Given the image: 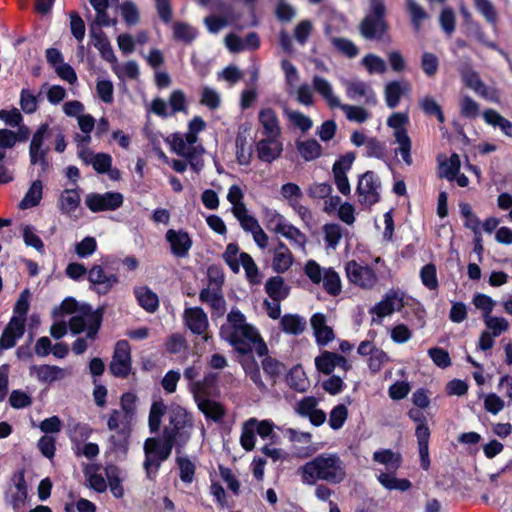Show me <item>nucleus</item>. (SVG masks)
Returning <instances> with one entry per match:
<instances>
[{
  "label": "nucleus",
  "mask_w": 512,
  "mask_h": 512,
  "mask_svg": "<svg viewBox=\"0 0 512 512\" xmlns=\"http://www.w3.org/2000/svg\"><path fill=\"white\" fill-rule=\"evenodd\" d=\"M193 427L192 418L181 406H174L169 412V423L164 427L161 438L150 437L144 442L145 460L143 463L147 477L153 479L161 464L166 461L176 447L180 450L188 443Z\"/></svg>",
  "instance_id": "f257e3e1"
},
{
  "label": "nucleus",
  "mask_w": 512,
  "mask_h": 512,
  "mask_svg": "<svg viewBox=\"0 0 512 512\" xmlns=\"http://www.w3.org/2000/svg\"><path fill=\"white\" fill-rule=\"evenodd\" d=\"M220 336L241 353L254 350L263 357L268 352L258 331L246 323L245 316L239 310H231L227 315V321L220 329Z\"/></svg>",
  "instance_id": "f03ea898"
},
{
  "label": "nucleus",
  "mask_w": 512,
  "mask_h": 512,
  "mask_svg": "<svg viewBox=\"0 0 512 512\" xmlns=\"http://www.w3.org/2000/svg\"><path fill=\"white\" fill-rule=\"evenodd\" d=\"M206 128V122L200 116L193 117L187 127L185 133L176 132L169 135L166 142L169 144L172 152L185 158L191 169L200 173L204 168V160L202 158L205 149L199 140V133Z\"/></svg>",
  "instance_id": "7ed1b4c3"
},
{
  "label": "nucleus",
  "mask_w": 512,
  "mask_h": 512,
  "mask_svg": "<svg viewBox=\"0 0 512 512\" xmlns=\"http://www.w3.org/2000/svg\"><path fill=\"white\" fill-rule=\"evenodd\" d=\"M304 484L314 485L317 481L340 484L347 478V467L339 454L324 452L298 469Z\"/></svg>",
  "instance_id": "20e7f679"
},
{
  "label": "nucleus",
  "mask_w": 512,
  "mask_h": 512,
  "mask_svg": "<svg viewBox=\"0 0 512 512\" xmlns=\"http://www.w3.org/2000/svg\"><path fill=\"white\" fill-rule=\"evenodd\" d=\"M304 274L315 285H322L330 296H338L342 292V281L338 272L332 267H322L315 260H308L303 268Z\"/></svg>",
  "instance_id": "39448f33"
},
{
  "label": "nucleus",
  "mask_w": 512,
  "mask_h": 512,
  "mask_svg": "<svg viewBox=\"0 0 512 512\" xmlns=\"http://www.w3.org/2000/svg\"><path fill=\"white\" fill-rule=\"evenodd\" d=\"M387 125L393 129L395 143L398 144V152L404 163L408 166L412 165L413 160L411 156L412 143L407 133V126L409 125V116L406 113L396 112L389 116Z\"/></svg>",
  "instance_id": "423d86ee"
},
{
  "label": "nucleus",
  "mask_w": 512,
  "mask_h": 512,
  "mask_svg": "<svg viewBox=\"0 0 512 512\" xmlns=\"http://www.w3.org/2000/svg\"><path fill=\"white\" fill-rule=\"evenodd\" d=\"M102 321L99 311H94L90 305L82 304L79 312L69 320V328L73 334L86 331V337L93 341L98 333Z\"/></svg>",
  "instance_id": "0eeeda50"
},
{
  "label": "nucleus",
  "mask_w": 512,
  "mask_h": 512,
  "mask_svg": "<svg viewBox=\"0 0 512 512\" xmlns=\"http://www.w3.org/2000/svg\"><path fill=\"white\" fill-rule=\"evenodd\" d=\"M215 380V374H208L203 383L196 382L192 385V392L199 410L206 416V418L213 421H219L224 416V409L218 402L206 398V392L204 389V385H211Z\"/></svg>",
  "instance_id": "6e6552de"
},
{
  "label": "nucleus",
  "mask_w": 512,
  "mask_h": 512,
  "mask_svg": "<svg viewBox=\"0 0 512 512\" xmlns=\"http://www.w3.org/2000/svg\"><path fill=\"white\" fill-rule=\"evenodd\" d=\"M384 15L383 2H374L371 6V14L367 15L360 24L361 35L366 39L381 38L386 31Z\"/></svg>",
  "instance_id": "1a4fd4ad"
},
{
  "label": "nucleus",
  "mask_w": 512,
  "mask_h": 512,
  "mask_svg": "<svg viewBox=\"0 0 512 512\" xmlns=\"http://www.w3.org/2000/svg\"><path fill=\"white\" fill-rule=\"evenodd\" d=\"M358 201L361 205L370 207L380 200L381 182L372 171L362 174L356 188Z\"/></svg>",
  "instance_id": "9d476101"
},
{
  "label": "nucleus",
  "mask_w": 512,
  "mask_h": 512,
  "mask_svg": "<svg viewBox=\"0 0 512 512\" xmlns=\"http://www.w3.org/2000/svg\"><path fill=\"white\" fill-rule=\"evenodd\" d=\"M345 272L350 283L364 290H372L378 284L375 271L367 265L363 266L357 263L355 260L346 263Z\"/></svg>",
  "instance_id": "9b49d317"
},
{
  "label": "nucleus",
  "mask_w": 512,
  "mask_h": 512,
  "mask_svg": "<svg viewBox=\"0 0 512 512\" xmlns=\"http://www.w3.org/2000/svg\"><path fill=\"white\" fill-rule=\"evenodd\" d=\"M404 307V293L401 291L387 292L381 301L376 303L369 313L373 316L372 322L381 324L384 317L392 315L394 312L400 311Z\"/></svg>",
  "instance_id": "f8f14e48"
},
{
  "label": "nucleus",
  "mask_w": 512,
  "mask_h": 512,
  "mask_svg": "<svg viewBox=\"0 0 512 512\" xmlns=\"http://www.w3.org/2000/svg\"><path fill=\"white\" fill-rule=\"evenodd\" d=\"M341 84L350 100L363 102L367 105L377 104L376 93L368 82L354 77L342 79Z\"/></svg>",
  "instance_id": "ddd939ff"
},
{
  "label": "nucleus",
  "mask_w": 512,
  "mask_h": 512,
  "mask_svg": "<svg viewBox=\"0 0 512 512\" xmlns=\"http://www.w3.org/2000/svg\"><path fill=\"white\" fill-rule=\"evenodd\" d=\"M123 202L124 197L119 192L89 193L85 197V204L93 213L116 210Z\"/></svg>",
  "instance_id": "4468645a"
},
{
  "label": "nucleus",
  "mask_w": 512,
  "mask_h": 512,
  "mask_svg": "<svg viewBox=\"0 0 512 512\" xmlns=\"http://www.w3.org/2000/svg\"><path fill=\"white\" fill-rule=\"evenodd\" d=\"M109 369L116 377L125 378L132 369L131 347L126 340L116 343Z\"/></svg>",
  "instance_id": "2eb2a0df"
},
{
  "label": "nucleus",
  "mask_w": 512,
  "mask_h": 512,
  "mask_svg": "<svg viewBox=\"0 0 512 512\" xmlns=\"http://www.w3.org/2000/svg\"><path fill=\"white\" fill-rule=\"evenodd\" d=\"M463 83L479 96L492 102H498L497 91L489 88L480 78V75L470 66H464L460 70Z\"/></svg>",
  "instance_id": "dca6fc26"
},
{
  "label": "nucleus",
  "mask_w": 512,
  "mask_h": 512,
  "mask_svg": "<svg viewBox=\"0 0 512 512\" xmlns=\"http://www.w3.org/2000/svg\"><path fill=\"white\" fill-rule=\"evenodd\" d=\"M355 160V154L352 152L346 153L341 156L333 164V176L336 187L343 195H349L351 192L350 183L347 177V172L351 169L352 164Z\"/></svg>",
  "instance_id": "f3484780"
},
{
  "label": "nucleus",
  "mask_w": 512,
  "mask_h": 512,
  "mask_svg": "<svg viewBox=\"0 0 512 512\" xmlns=\"http://www.w3.org/2000/svg\"><path fill=\"white\" fill-rule=\"evenodd\" d=\"M317 406L318 399L314 396H307L297 401L294 411L299 416L308 418L312 425L320 426L326 421V414Z\"/></svg>",
  "instance_id": "a211bd4d"
},
{
  "label": "nucleus",
  "mask_w": 512,
  "mask_h": 512,
  "mask_svg": "<svg viewBox=\"0 0 512 512\" xmlns=\"http://www.w3.org/2000/svg\"><path fill=\"white\" fill-rule=\"evenodd\" d=\"M281 136H263L256 143V152L258 158L267 163L278 159L283 152V143Z\"/></svg>",
  "instance_id": "6ab92c4d"
},
{
  "label": "nucleus",
  "mask_w": 512,
  "mask_h": 512,
  "mask_svg": "<svg viewBox=\"0 0 512 512\" xmlns=\"http://www.w3.org/2000/svg\"><path fill=\"white\" fill-rule=\"evenodd\" d=\"M184 321L188 329L198 335H204V339L208 340L206 331L209 327L207 314L200 307L186 308L183 315Z\"/></svg>",
  "instance_id": "aec40b11"
},
{
  "label": "nucleus",
  "mask_w": 512,
  "mask_h": 512,
  "mask_svg": "<svg viewBox=\"0 0 512 512\" xmlns=\"http://www.w3.org/2000/svg\"><path fill=\"white\" fill-rule=\"evenodd\" d=\"M258 122L262 136H281L280 120L273 108L262 107L258 112Z\"/></svg>",
  "instance_id": "412c9836"
},
{
  "label": "nucleus",
  "mask_w": 512,
  "mask_h": 512,
  "mask_svg": "<svg viewBox=\"0 0 512 512\" xmlns=\"http://www.w3.org/2000/svg\"><path fill=\"white\" fill-rule=\"evenodd\" d=\"M166 240L171 246L172 254L178 258L186 257L192 247L189 234L183 230L169 229L166 232Z\"/></svg>",
  "instance_id": "4be33fe9"
},
{
  "label": "nucleus",
  "mask_w": 512,
  "mask_h": 512,
  "mask_svg": "<svg viewBox=\"0 0 512 512\" xmlns=\"http://www.w3.org/2000/svg\"><path fill=\"white\" fill-rule=\"evenodd\" d=\"M30 374L40 382L51 383L66 378L70 371L55 365H33L30 367Z\"/></svg>",
  "instance_id": "5701e85b"
},
{
  "label": "nucleus",
  "mask_w": 512,
  "mask_h": 512,
  "mask_svg": "<svg viewBox=\"0 0 512 512\" xmlns=\"http://www.w3.org/2000/svg\"><path fill=\"white\" fill-rule=\"evenodd\" d=\"M81 203L80 189H64L57 200V208L61 214L72 217L75 215Z\"/></svg>",
  "instance_id": "b1692460"
},
{
  "label": "nucleus",
  "mask_w": 512,
  "mask_h": 512,
  "mask_svg": "<svg viewBox=\"0 0 512 512\" xmlns=\"http://www.w3.org/2000/svg\"><path fill=\"white\" fill-rule=\"evenodd\" d=\"M315 365L318 371L327 375L331 374L337 366L341 367L345 371L350 368V364L346 358L337 353L329 351H325L316 357Z\"/></svg>",
  "instance_id": "393cba45"
},
{
  "label": "nucleus",
  "mask_w": 512,
  "mask_h": 512,
  "mask_svg": "<svg viewBox=\"0 0 512 512\" xmlns=\"http://www.w3.org/2000/svg\"><path fill=\"white\" fill-rule=\"evenodd\" d=\"M88 280L95 286L97 293L106 294L118 282L117 276L106 274L100 265L93 266L88 272Z\"/></svg>",
  "instance_id": "a878e982"
},
{
  "label": "nucleus",
  "mask_w": 512,
  "mask_h": 512,
  "mask_svg": "<svg viewBox=\"0 0 512 512\" xmlns=\"http://www.w3.org/2000/svg\"><path fill=\"white\" fill-rule=\"evenodd\" d=\"M312 86L331 109L341 106L340 97L336 95L332 84L327 79L319 75H314L312 78Z\"/></svg>",
  "instance_id": "bb28decb"
},
{
  "label": "nucleus",
  "mask_w": 512,
  "mask_h": 512,
  "mask_svg": "<svg viewBox=\"0 0 512 512\" xmlns=\"http://www.w3.org/2000/svg\"><path fill=\"white\" fill-rule=\"evenodd\" d=\"M78 157L100 174L108 172L112 166V157L107 153H94L91 149H83Z\"/></svg>",
  "instance_id": "cd10ccee"
},
{
  "label": "nucleus",
  "mask_w": 512,
  "mask_h": 512,
  "mask_svg": "<svg viewBox=\"0 0 512 512\" xmlns=\"http://www.w3.org/2000/svg\"><path fill=\"white\" fill-rule=\"evenodd\" d=\"M25 331V321L16 317H11L9 323L4 329L1 338L0 346L3 349H10L15 346L18 339H20Z\"/></svg>",
  "instance_id": "c85d7f7f"
},
{
  "label": "nucleus",
  "mask_w": 512,
  "mask_h": 512,
  "mask_svg": "<svg viewBox=\"0 0 512 512\" xmlns=\"http://www.w3.org/2000/svg\"><path fill=\"white\" fill-rule=\"evenodd\" d=\"M311 327L320 346H325L334 339V332L327 325L326 316L322 313H315L310 319Z\"/></svg>",
  "instance_id": "c756f323"
},
{
  "label": "nucleus",
  "mask_w": 512,
  "mask_h": 512,
  "mask_svg": "<svg viewBox=\"0 0 512 512\" xmlns=\"http://www.w3.org/2000/svg\"><path fill=\"white\" fill-rule=\"evenodd\" d=\"M209 286L202 289L199 295L203 303H211L217 296L221 294V286L224 282V277L220 270L214 267L208 269Z\"/></svg>",
  "instance_id": "7c9ffc66"
},
{
  "label": "nucleus",
  "mask_w": 512,
  "mask_h": 512,
  "mask_svg": "<svg viewBox=\"0 0 512 512\" xmlns=\"http://www.w3.org/2000/svg\"><path fill=\"white\" fill-rule=\"evenodd\" d=\"M272 267L277 273H284L292 266L294 257L285 243L279 241L272 250Z\"/></svg>",
  "instance_id": "2f4dec72"
},
{
  "label": "nucleus",
  "mask_w": 512,
  "mask_h": 512,
  "mask_svg": "<svg viewBox=\"0 0 512 512\" xmlns=\"http://www.w3.org/2000/svg\"><path fill=\"white\" fill-rule=\"evenodd\" d=\"M90 36L93 45L98 49L101 56L108 62H116L113 49L102 30L99 27H95V25H91Z\"/></svg>",
  "instance_id": "473e14b6"
},
{
  "label": "nucleus",
  "mask_w": 512,
  "mask_h": 512,
  "mask_svg": "<svg viewBox=\"0 0 512 512\" xmlns=\"http://www.w3.org/2000/svg\"><path fill=\"white\" fill-rule=\"evenodd\" d=\"M410 90V85L405 81H391L386 84L384 95L389 108H395L404 93Z\"/></svg>",
  "instance_id": "72a5a7b5"
},
{
  "label": "nucleus",
  "mask_w": 512,
  "mask_h": 512,
  "mask_svg": "<svg viewBox=\"0 0 512 512\" xmlns=\"http://www.w3.org/2000/svg\"><path fill=\"white\" fill-rule=\"evenodd\" d=\"M373 461L384 465L387 472H396L401 466L402 458L397 452L390 449H381L374 452Z\"/></svg>",
  "instance_id": "f704fd0d"
},
{
  "label": "nucleus",
  "mask_w": 512,
  "mask_h": 512,
  "mask_svg": "<svg viewBox=\"0 0 512 512\" xmlns=\"http://www.w3.org/2000/svg\"><path fill=\"white\" fill-rule=\"evenodd\" d=\"M396 472H380L377 475L378 482L387 490L407 491L411 488L412 484L408 479H400L395 476Z\"/></svg>",
  "instance_id": "c9c22d12"
},
{
  "label": "nucleus",
  "mask_w": 512,
  "mask_h": 512,
  "mask_svg": "<svg viewBox=\"0 0 512 512\" xmlns=\"http://www.w3.org/2000/svg\"><path fill=\"white\" fill-rule=\"evenodd\" d=\"M104 471L112 495L116 498H122L124 496V488L122 486L123 477L121 470L115 465H107Z\"/></svg>",
  "instance_id": "e433bc0d"
},
{
  "label": "nucleus",
  "mask_w": 512,
  "mask_h": 512,
  "mask_svg": "<svg viewBox=\"0 0 512 512\" xmlns=\"http://www.w3.org/2000/svg\"><path fill=\"white\" fill-rule=\"evenodd\" d=\"M331 45L340 53L345 55L348 58H354L358 55L359 49L357 46L349 39L336 37L331 34L330 28H326L325 31Z\"/></svg>",
  "instance_id": "4c0bfd02"
},
{
  "label": "nucleus",
  "mask_w": 512,
  "mask_h": 512,
  "mask_svg": "<svg viewBox=\"0 0 512 512\" xmlns=\"http://www.w3.org/2000/svg\"><path fill=\"white\" fill-rule=\"evenodd\" d=\"M460 166V157L456 153L443 160L439 158V176L448 181H453L460 171Z\"/></svg>",
  "instance_id": "58836bf2"
},
{
  "label": "nucleus",
  "mask_w": 512,
  "mask_h": 512,
  "mask_svg": "<svg viewBox=\"0 0 512 512\" xmlns=\"http://www.w3.org/2000/svg\"><path fill=\"white\" fill-rule=\"evenodd\" d=\"M43 197V183L37 179L33 181L26 192L25 196L19 203L22 210L37 206Z\"/></svg>",
  "instance_id": "ea45409f"
},
{
  "label": "nucleus",
  "mask_w": 512,
  "mask_h": 512,
  "mask_svg": "<svg viewBox=\"0 0 512 512\" xmlns=\"http://www.w3.org/2000/svg\"><path fill=\"white\" fill-rule=\"evenodd\" d=\"M139 305L146 311L153 313L159 306L158 296L148 287L141 286L134 290Z\"/></svg>",
  "instance_id": "a19ab883"
},
{
  "label": "nucleus",
  "mask_w": 512,
  "mask_h": 512,
  "mask_svg": "<svg viewBox=\"0 0 512 512\" xmlns=\"http://www.w3.org/2000/svg\"><path fill=\"white\" fill-rule=\"evenodd\" d=\"M241 365L246 376L251 379L256 387L261 391H266L267 388L262 380L260 369L256 360L251 356H247L241 360Z\"/></svg>",
  "instance_id": "79ce46f5"
},
{
  "label": "nucleus",
  "mask_w": 512,
  "mask_h": 512,
  "mask_svg": "<svg viewBox=\"0 0 512 512\" xmlns=\"http://www.w3.org/2000/svg\"><path fill=\"white\" fill-rule=\"evenodd\" d=\"M287 384L297 392H306L309 388V380L301 366H294L286 377Z\"/></svg>",
  "instance_id": "37998d69"
},
{
  "label": "nucleus",
  "mask_w": 512,
  "mask_h": 512,
  "mask_svg": "<svg viewBox=\"0 0 512 512\" xmlns=\"http://www.w3.org/2000/svg\"><path fill=\"white\" fill-rule=\"evenodd\" d=\"M322 232L326 249L336 250L343 237L342 227L335 223L325 224L322 228Z\"/></svg>",
  "instance_id": "c03bdc74"
},
{
  "label": "nucleus",
  "mask_w": 512,
  "mask_h": 512,
  "mask_svg": "<svg viewBox=\"0 0 512 512\" xmlns=\"http://www.w3.org/2000/svg\"><path fill=\"white\" fill-rule=\"evenodd\" d=\"M484 121L491 126H498L508 137H512V122L493 109H487L482 114Z\"/></svg>",
  "instance_id": "a18cd8bd"
},
{
  "label": "nucleus",
  "mask_w": 512,
  "mask_h": 512,
  "mask_svg": "<svg viewBox=\"0 0 512 512\" xmlns=\"http://www.w3.org/2000/svg\"><path fill=\"white\" fill-rule=\"evenodd\" d=\"M289 240L295 247L305 250L307 243L306 235L301 232L297 227L292 225L290 222H286L284 226L277 233Z\"/></svg>",
  "instance_id": "49530a36"
},
{
  "label": "nucleus",
  "mask_w": 512,
  "mask_h": 512,
  "mask_svg": "<svg viewBox=\"0 0 512 512\" xmlns=\"http://www.w3.org/2000/svg\"><path fill=\"white\" fill-rule=\"evenodd\" d=\"M406 8L410 15L411 24L415 31H420L424 21L429 18L425 9L415 0H406Z\"/></svg>",
  "instance_id": "de8ad7c7"
},
{
  "label": "nucleus",
  "mask_w": 512,
  "mask_h": 512,
  "mask_svg": "<svg viewBox=\"0 0 512 512\" xmlns=\"http://www.w3.org/2000/svg\"><path fill=\"white\" fill-rule=\"evenodd\" d=\"M265 290L271 299L283 300L289 294V288L285 285L280 276H274L268 279L265 284Z\"/></svg>",
  "instance_id": "09e8293b"
},
{
  "label": "nucleus",
  "mask_w": 512,
  "mask_h": 512,
  "mask_svg": "<svg viewBox=\"0 0 512 512\" xmlns=\"http://www.w3.org/2000/svg\"><path fill=\"white\" fill-rule=\"evenodd\" d=\"M297 150L305 161H312L319 158L322 154V147L315 139L298 141Z\"/></svg>",
  "instance_id": "8fccbe9b"
},
{
  "label": "nucleus",
  "mask_w": 512,
  "mask_h": 512,
  "mask_svg": "<svg viewBox=\"0 0 512 512\" xmlns=\"http://www.w3.org/2000/svg\"><path fill=\"white\" fill-rule=\"evenodd\" d=\"M281 327L285 333L298 335L306 328V320L296 314H286L281 319Z\"/></svg>",
  "instance_id": "3c124183"
},
{
  "label": "nucleus",
  "mask_w": 512,
  "mask_h": 512,
  "mask_svg": "<svg viewBox=\"0 0 512 512\" xmlns=\"http://www.w3.org/2000/svg\"><path fill=\"white\" fill-rule=\"evenodd\" d=\"M98 465H90L85 469V476L88 486L98 493L105 492L107 489V480L98 473Z\"/></svg>",
  "instance_id": "603ef678"
},
{
  "label": "nucleus",
  "mask_w": 512,
  "mask_h": 512,
  "mask_svg": "<svg viewBox=\"0 0 512 512\" xmlns=\"http://www.w3.org/2000/svg\"><path fill=\"white\" fill-rule=\"evenodd\" d=\"M254 418L246 420L241 428L240 444L246 451H252L255 448L256 436L254 426Z\"/></svg>",
  "instance_id": "864d4df0"
},
{
  "label": "nucleus",
  "mask_w": 512,
  "mask_h": 512,
  "mask_svg": "<svg viewBox=\"0 0 512 512\" xmlns=\"http://www.w3.org/2000/svg\"><path fill=\"white\" fill-rule=\"evenodd\" d=\"M199 102L209 110H217L221 106V95L216 89L210 86H203Z\"/></svg>",
  "instance_id": "5fc2aeb1"
},
{
  "label": "nucleus",
  "mask_w": 512,
  "mask_h": 512,
  "mask_svg": "<svg viewBox=\"0 0 512 512\" xmlns=\"http://www.w3.org/2000/svg\"><path fill=\"white\" fill-rule=\"evenodd\" d=\"M460 115L466 119H476L480 116V105L470 96L462 95L459 98Z\"/></svg>",
  "instance_id": "6e6d98bb"
},
{
  "label": "nucleus",
  "mask_w": 512,
  "mask_h": 512,
  "mask_svg": "<svg viewBox=\"0 0 512 512\" xmlns=\"http://www.w3.org/2000/svg\"><path fill=\"white\" fill-rule=\"evenodd\" d=\"M166 413V406L162 401H155L152 403L149 418H148V426L151 433L158 432L162 417Z\"/></svg>",
  "instance_id": "4d7b16f0"
},
{
  "label": "nucleus",
  "mask_w": 512,
  "mask_h": 512,
  "mask_svg": "<svg viewBox=\"0 0 512 512\" xmlns=\"http://www.w3.org/2000/svg\"><path fill=\"white\" fill-rule=\"evenodd\" d=\"M132 420V416L120 409H117L111 413L107 425L110 430L125 431L130 427Z\"/></svg>",
  "instance_id": "13d9d810"
},
{
  "label": "nucleus",
  "mask_w": 512,
  "mask_h": 512,
  "mask_svg": "<svg viewBox=\"0 0 512 512\" xmlns=\"http://www.w3.org/2000/svg\"><path fill=\"white\" fill-rule=\"evenodd\" d=\"M174 38L178 41L191 43L197 37V30L188 23L176 22L172 26Z\"/></svg>",
  "instance_id": "bf43d9fd"
},
{
  "label": "nucleus",
  "mask_w": 512,
  "mask_h": 512,
  "mask_svg": "<svg viewBox=\"0 0 512 512\" xmlns=\"http://www.w3.org/2000/svg\"><path fill=\"white\" fill-rule=\"evenodd\" d=\"M113 63L112 70L120 80L138 78L139 66L135 61H128L122 65H119L117 61Z\"/></svg>",
  "instance_id": "052dcab7"
},
{
  "label": "nucleus",
  "mask_w": 512,
  "mask_h": 512,
  "mask_svg": "<svg viewBox=\"0 0 512 512\" xmlns=\"http://www.w3.org/2000/svg\"><path fill=\"white\" fill-rule=\"evenodd\" d=\"M339 109L344 112L347 120L351 122L364 123L370 117V113L362 106L341 104Z\"/></svg>",
  "instance_id": "680f3d73"
},
{
  "label": "nucleus",
  "mask_w": 512,
  "mask_h": 512,
  "mask_svg": "<svg viewBox=\"0 0 512 512\" xmlns=\"http://www.w3.org/2000/svg\"><path fill=\"white\" fill-rule=\"evenodd\" d=\"M483 321L487 327V331H489L494 337L500 336L510 328L509 321L504 317L490 315L485 317Z\"/></svg>",
  "instance_id": "e2e57ef3"
},
{
  "label": "nucleus",
  "mask_w": 512,
  "mask_h": 512,
  "mask_svg": "<svg viewBox=\"0 0 512 512\" xmlns=\"http://www.w3.org/2000/svg\"><path fill=\"white\" fill-rule=\"evenodd\" d=\"M476 10L491 24L494 29L497 26V11L490 0H473Z\"/></svg>",
  "instance_id": "0e129e2a"
},
{
  "label": "nucleus",
  "mask_w": 512,
  "mask_h": 512,
  "mask_svg": "<svg viewBox=\"0 0 512 512\" xmlns=\"http://www.w3.org/2000/svg\"><path fill=\"white\" fill-rule=\"evenodd\" d=\"M263 218L268 229L278 233L282 226L285 225L287 220L283 215L278 213L275 209L268 207L263 208Z\"/></svg>",
  "instance_id": "69168bd1"
},
{
  "label": "nucleus",
  "mask_w": 512,
  "mask_h": 512,
  "mask_svg": "<svg viewBox=\"0 0 512 512\" xmlns=\"http://www.w3.org/2000/svg\"><path fill=\"white\" fill-rule=\"evenodd\" d=\"M21 231L24 243L29 247H33L39 253L43 254L44 243L37 235L35 228L31 225H23Z\"/></svg>",
  "instance_id": "338daca9"
},
{
  "label": "nucleus",
  "mask_w": 512,
  "mask_h": 512,
  "mask_svg": "<svg viewBox=\"0 0 512 512\" xmlns=\"http://www.w3.org/2000/svg\"><path fill=\"white\" fill-rule=\"evenodd\" d=\"M262 368L265 372V374L272 379L273 382H276V380L284 373L285 366L276 360L275 358H272L270 356H266L262 360Z\"/></svg>",
  "instance_id": "774afa93"
}]
</instances>
